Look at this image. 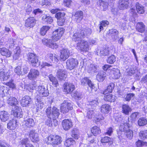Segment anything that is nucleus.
<instances>
[{"label":"nucleus","mask_w":147,"mask_h":147,"mask_svg":"<svg viewBox=\"0 0 147 147\" xmlns=\"http://www.w3.org/2000/svg\"><path fill=\"white\" fill-rule=\"evenodd\" d=\"M28 62L33 66L38 67L40 65L42 67L50 66L52 65L46 62H42L41 64L38 59V57L34 53H29L27 55Z\"/></svg>","instance_id":"f257e3e1"},{"label":"nucleus","mask_w":147,"mask_h":147,"mask_svg":"<svg viewBox=\"0 0 147 147\" xmlns=\"http://www.w3.org/2000/svg\"><path fill=\"white\" fill-rule=\"evenodd\" d=\"M46 113L47 117H51L53 119L57 118L60 114L59 110L55 107H53L52 109L51 107H48Z\"/></svg>","instance_id":"f03ea898"},{"label":"nucleus","mask_w":147,"mask_h":147,"mask_svg":"<svg viewBox=\"0 0 147 147\" xmlns=\"http://www.w3.org/2000/svg\"><path fill=\"white\" fill-rule=\"evenodd\" d=\"M62 141L61 137L59 136L50 135L47 139H45V142L47 144L52 145H58L61 143Z\"/></svg>","instance_id":"7ed1b4c3"},{"label":"nucleus","mask_w":147,"mask_h":147,"mask_svg":"<svg viewBox=\"0 0 147 147\" xmlns=\"http://www.w3.org/2000/svg\"><path fill=\"white\" fill-rule=\"evenodd\" d=\"M72 109V105L69 101L64 100L61 104V112L63 114L66 113L69 110H71Z\"/></svg>","instance_id":"20e7f679"},{"label":"nucleus","mask_w":147,"mask_h":147,"mask_svg":"<svg viewBox=\"0 0 147 147\" xmlns=\"http://www.w3.org/2000/svg\"><path fill=\"white\" fill-rule=\"evenodd\" d=\"M77 48L82 51L88 52L89 49L88 42L85 40H82L77 44Z\"/></svg>","instance_id":"39448f33"},{"label":"nucleus","mask_w":147,"mask_h":147,"mask_svg":"<svg viewBox=\"0 0 147 147\" xmlns=\"http://www.w3.org/2000/svg\"><path fill=\"white\" fill-rule=\"evenodd\" d=\"M65 15L64 12H59L56 14L55 16L57 19V22L59 26H62L64 24L66 19Z\"/></svg>","instance_id":"423d86ee"},{"label":"nucleus","mask_w":147,"mask_h":147,"mask_svg":"<svg viewBox=\"0 0 147 147\" xmlns=\"http://www.w3.org/2000/svg\"><path fill=\"white\" fill-rule=\"evenodd\" d=\"M64 33L63 28H58L53 33L52 38L53 40L56 41L59 40Z\"/></svg>","instance_id":"0eeeda50"},{"label":"nucleus","mask_w":147,"mask_h":147,"mask_svg":"<svg viewBox=\"0 0 147 147\" xmlns=\"http://www.w3.org/2000/svg\"><path fill=\"white\" fill-rule=\"evenodd\" d=\"M66 63L67 68L71 70L76 67L78 64V62L76 59L71 58L68 59Z\"/></svg>","instance_id":"6e6552de"},{"label":"nucleus","mask_w":147,"mask_h":147,"mask_svg":"<svg viewBox=\"0 0 147 147\" xmlns=\"http://www.w3.org/2000/svg\"><path fill=\"white\" fill-rule=\"evenodd\" d=\"M60 53V60L62 61H65L67 59L70 54L69 50L66 48H63L61 50Z\"/></svg>","instance_id":"1a4fd4ad"},{"label":"nucleus","mask_w":147,"mask_h":147,"mask_svg":"<svg viewBox=\"0 0 147 147\" xmlns=\"http://www.w3.org/2000/svg\"><path fill=\"white\" fill-rule=\"evenodd\" d=\"M39 75V71L37 69H31L28 75V78L30 80H33L36 79Z\"/></svg>","instance_id":"9d476101"},{"label":"nucleus","mask_w":147,"mask_h":147,"mask_svg":"<svg viewBox=\"0 0 147 147\" xmlns=\"http://www.w3.org/2000/svg\"><path fill=\"white\" fill-rule=\"evenodd\" d=\"M11 114L13 115L15 117L20 118L22 117L23 115L22 113V109L18 106L12 108Z\"/></svg>","instance_id":"9b49d317"},{"label":"nucleus","mask_w":147,"mask_h":147,"mask_svg":"<svg viewBox=\"0 0 147 147\" xmlns=\"http://www.w3.org/2000/svg\"><path fill=\"white\" fill-rule=\"evenodd\" d=\"M64 91L67 94H71L74 90L75 86L71 83H65L63 85Z\"/></svg>","instance_id":"f8f14e48"},{"label":"nucleus","mask_w":147,"mask_h":147,"mask_svg":"<svg viewBox=\"0 0 147 147\" xmlns=\"http://www.w3.org/2000/svg\"><path fill=\"white\" fill-rule=\"evenodd\" d=\"M31 101V98L30 96H25L22 98L21 103L23 107H27L30 106Z\"/></svg>","instance_id":"ddd939ff"},{"label":"nucleus","mask_w":147,"mask_h":147,"mask_svg":"<svg viewBox=\"0 0 147 147\" xmlns=\"http://www.w3.org/2000/svg\"><path fill=\"white\" fill-rule=\"evenodd\" d=\"M9 76V74L7 70L2 69H0V81L6 80Z\"/></svg>","instance_id":"4468645a"},{"label":"nucleus","mask_w":147,"mask_h":147,"mask_svg":"<svg viewBox=\"0 0 147 147\" xmlns=\"http://www.w3.org/2000/svg\"><path fill=\"white\" fill-rule=\"evenodd\" d=\"M29 136L33 142H37L39 141L38 135L37 133L35 132V130H30L29 132Z\"/></svg>","instance_id":"2eb2a0df"},{"label":"nucleus","mask_w":147,"mask_h":147,"mask_svg":"<svg viewBox=\"0 0 147 147\" xmlns=\"http://www.w3.org/2000/svg\"><path fill=\"white\" fill-rule=\"evenodd\" d=\"M36 21V20L35 18L30 17L26 20L25 26L27 28L33 27L35 25Z\"/></svg>","instance_id":"dca6fc26"},{"label":"nucleus","mask_w":147,"mask_h":147,"mask_svg":"<svg viewBox=\"0 0 147 147\" xmlns=\"http://www.w3.org/2000/svg\"><path fill=\"white\" fill-rule=\"evenodd\" d=\"M62 125L63 129L65 130L69 129L73 126L71 120L69 119L64 120L62 123Z\"/></svg>","instance_id":"f3484780"},{"label":"nucleus","mask_w":147,"mask_h":147,"mask_svg":"<svg viewBox=\"0 0 147 147\" xmlns=\"http://www.w3.org/2000/svg\"><path fill=\"white\" fill-rule=\"evenodd\" d=\"M40 95L42 97H46L49 94L48 90L47 88L44 86H40L37 91Z\"/></svg>","instance_id":"a211bd4d"},{"label":"nucleus","mask_w":147,"mask_h":147,"mask_svg":"<svg viewBox=\"0 0 147 147\" xmlns=\"http://www.w3.org/2000/svg\"><path fill=\"white\" fill-rule=\"evenodd\" d=\"M57 75L58 78L61 80H65L66 78L67 75L65 70L59 69L57 71Z\"/></svg>","instance_id":"6ab92c4d"},{"label":"nucleus","mask_w":147,"mask_h":147,"mask_svg":"<svg viewBox=\"0 0 147 147\" xmlns=\"http://www.w3.org/2000/svg\"><path fill=\"white\" fill-rule=\"evenodd\" d=\"M9 115L8 112L3 111L0 112V118L2 121L5 122L9 118Z\"/></svg>","instance_id":"aec40b11"},{"label":"nucleus","mask_w":147,"mask_h":147,"mask_svg":"<svg viewBox=\"0 0 147 147\" xmlns=\"http://www.w3.org/2000/svg\"><path fill=\"white\" fill-rule=\"evenodd\" d=\"M129 2L126 0H119V7L120 9H127L129 6Z\"/></svg>","instance_id":"412c9836"},{"label":"nucleus","mask_w":147,"mask_h":147,"mask_svg":"<svg viewBox=\"0 0 147 147\" xmlns=\"http://www.w3.org/2000/svg\"><path fill=\"white\" fill-rule=\"evenodd\" d=\"M118 31L116 29H111L109 30V35L112 39L115 40L118 38Z\"/></svg>","instance_id":"4be33fe9"},{"label":"nucleus","mask_w":147,"mask_h":147,"mask_svg":"<svg viewBox=\"0 0 147 147\" xmlns=\"http://www.w3.org/2000/svg\"><path fill=\"white\" fill-rule=\"evenodd\" d=\"M83 12L81 11L76 12L74 15L75 20L77 22H80L83 18Z\"/></svg>","instance_id":"5701e85b"},{"label":"nucleus","mask_w":147,"mask_h":147,"mask_svg":"<svg viewBox=\"0 0 147 147\" xmlns=\"http://www.w3.org/2000/svg\"><path fill=\"white\" fill-rule=\"evenodd\" d=\"M82 38V35L81 34L80 31H77L74 33L72 36V40L75 41H78Z\"/></svg>","instance_id":"b1692460"},{"label":"nucleus","mask_w":147,"mask_h":147,"mask_svg":"<svg viewBox=\"0 0 147 147\" xmlns=\"http://www.w3.org/2000/svg\"><path fill=\"white\" fill-rule=\"evenodd\" d=\"M98 69V67L97 65L91 64L89 66L88 71V73L92 75L97 72Z\"/></svg>","instance_id":"393cba45"},{"label":"nucleus","mask_w":147,"mask_h":147,"mask_svg":"<svg viewBox=\"0 0 147 147\" xmlns=\"http://www.w3.org/2000/svg\"><path fill=\"white\" fill-rule=\"evenodd\" d=\"M119 127V129L121 131L125 132L128 128L130 127V125L127 121H123Z\"/></svg>","instance_id":"a878e982"},{"label":"nucleus","mask_w":147,"mask_h":147,"mask_svg":"<svg viewBox=\"0 0 147 147\" xmlns=\"http://www.w3.org/2000/svg\"><path fill=\"white\" fill-rule=\"evenodd\" d=\"M7 128L10 130L14 129L17 126L16 119L10 121L7 123Z\"/></svg>","instance_id":"bb28decb"},{"label":"nucleus","mask_w":147,"mask_h":147,"mask_svg":"<svg viewBox=\"0 0 147 147\" xmlns=\"http://www.w3.org/2000/svg\"><path fill=\"white\" fill-rule=\"evenodd\" d=\"M0 52L1 55L7 57H9L11 55V51L5 48H0Z\"/></svg>","instance_id":"cd10ccee"},{"label":"nucleus","mask_w":147,"mask_h":147,"mask_svg":"<svg viewBox=\"0 0 147 147\" xmlns=\"http://www.w3.org/2000/svg\"><path fill=\"white\" fill-rule=\"evenodd\" d=\"M100 109L101 112L102 113L107 114L109 112L111 109V107L108 104H105L102 105Z\"/></svg>","instance_id":"c85d7f7f"},{"label":"nucleus","mask_w":147,"mask_h":147,"mask_svg":"<svg viewBox=\"0 0 147 147\" xmlns=\"http://www.w3.org/2000/svg\"><path fill=\"white\" fill-rule=\"evenodd\" d=\"M115 87V84L113 83H110L107 86V89L105 90L103 92L104 94H106L108 93H110L112 92L113 90Z\"/></svg>","instance_id":"c756f323"},{"label":"nucleus","mask_w":147,"mask_h":147,"mask_svg":"<svg viewBox=\"0 0 147 147\" xmlns=\"http://www.w3.org/2000/svg\"><path fill=\"white\" fill-rule=\"evenodd\" d=\"M14 54L13 57L15 60L18 59L20 55L21 50L19 47H17L14 50Z\"/></svg>","instance_id":"7c9ffc66"},{"label":"nucleus","mask_w":147,"mask_h":147,"mask_svg":"<svg viewBox=\"0 0 147 147\" xmlns=\"http://www.w3.org/2000/svg\"><path fill=\"white\" fill-rule=\"evenodd\" d=\"M112 73V75H113V78L116 79L119 78L121 75L120 71L119 69L116 68L113 69Z\"/></svg>","instance_id":"2f4dec72"},{"label":"nucleus","mask_w":147,"mask_h":147,"mask_svg":"<svg viewBox=\"0 0 147 147\" xmlns=\"http://www.w3.org/2000/svg\"><path fill=\"white\" fill-rule=\"evenodd\" d=\"M122 111L123 113L126 115H128L129 112L131 111V109L128 105H123L122 106Z\"/></svg>","instance_id":"473e14b6"},{"label":"nucleus","mask_w":147,"mask_h":147,"mask_svg":"<svg viewBox=\"0 0 147 147\" xmlns=\"http://www.w3.org/2000/svg\"><path fill=\"white\" fill-rule=\"evenodd\" d=\"M106 77V73L102 71L98 74L96 76V78L98 81H103L105 79Z\"/></svg>","instance_id":"72a5a7b5"},{"label":"nucleus","mask_w":147,"mask_h":147,"mask_svg":"<svg viewBox=\"0 0 147 147\" xmlns=\"http://www.w3.org/2000/svg\"><path fill=\"white\" fill-rule=\"evenodd\" d=\"M18 100L15 98L14 97H10L7 100L8 104L11 106H16L18 104Z\"/></svg>","instance_id":"f704fd0d"},{"label":"nucleus","mask_w":147,"mask_h":147,"mask_svg":"<svg viewBox=\"0 0 147 147\" xmlns=\"http://www.w3.org/2000/svg\"><path fill=\"white\" fill-rule=\"evenodd\" d=\"M111 53H112L111 49L108 47L102 49L100 52V54L102 55H107Z\"/></svg>","instance_id":"c9c22d12"},{"label":"nucleus","mask_w":147,"mask_h":147,"mask_svg":"<svg viewBox=\"0 0 147 147\" xmlns=\"http://www.w3.org/2000/svg\"><path fill=\"white\" fill-rule=\"evenodd\" d=\"M97 112L95 111L94 109L90 110L87 113L86 117L89 119L94 118Z\"/></svg>","instance_id":"e433bc0d"},{"label":"nucleus","mask_w":147,"mask_h":147,"mask_svg":"<svg viewBox=\"0 0 147 147\" xmlns=\"http://www.w3.org/2000/svg\"><path fill=\"white\" fill-rule=\"evenodd\" d=\"M104 100L107 101L109 102H114L115 100V97L114 96L109 94L105 95L104 97Z\"/></svg>","instance_id":"4c0bfd02"},{"label":"nucleus","mask_w":147,"mask_h":147,"mask_svg":"<svg viewBox=\"0 0 147 147\" xmlns=\"http://www.w3.org/2000/svg\"><path fill=\"white\" fill-rule=\"evenodd\" d=\"M49 78L50 80L52 83V84L55 87L58 86L59 84L56 78L52 75L50 74L49 76Z\"/></svg>","instance_id":"58836bf2"},{"label":"nucleus","mask_w":147,"mask_h":147,"mask_svg":"<svg viewBox=\"0 0 147 147\" xmlns=\"http://www.w3.org/2000/svg\"><path fill=\"white\" fill-rule=\"evenodd\" d=\"M137 30L140 32H143L145 30V25L143 22L138 23L137 25Z\"/></svg>","instance_id":"ea45409f"},{"label":"nucleus","mask_w":147,"mask_h":147,"mask_svg":"<svg viewBox=\"0 0 147 147\" xmlns=\"http://www.w3.org/2000/svg\"><path fill=\"white\" fill-rule=\"evenodd\" d=\"M91 131L94 136H96L101 133V130L99 127L94 126L91 129Z\"/></svg>","instance_id":"a19ab883"},{"label":"nucleus","mask_w":147,"mask_h":147,"mask_svg":"<svg viewBox=\"0 0 147 147\" xmlns=\"http://www.w3.org/2000/svg\"><path fill=\"white\" fill-rule=\"evenodd\" d=\"M139 136L140 138L143 140L147 139V130L140 131L139 133Z\"/></svg>","instance_id":"79ce46f5"},{"label":"nucleus","mask_w":147,"mask_h":147,"mask_svg":"<svg viewBox=\"0 0 147 147\" xmlns=\"http://www.w3.org/2000/svg\"><path fill=\"white\" fill-rule=\"evenodd\" d=\"M71 135L72 137L76 139H78L79 137V131L76 128H74L71 131Z\"/></svg>","instance_id":"37998d69"},{"label":"nucleus","mask_w":147,"mask_h":147,"mask_svg":"<svg viewBox=\"0 0 147 147\" xmlns=\"http://www.w3.org/2000/svg\"><path fill=\"white\" fill-rule=\"evenodd\" d=\"M80 31L83 37L85 36L89 35L92 33L91 30L89 28L84 29Z\"/></svg>","instance_id":"c03bdc74"},{"label":"nucleus","mask_w":147,"mask_h":147,"mask_svg":"<svg viewBox=\"0 0 147 147\" xmlns=\"http://www.w3.org/2000/svg\"><path fill=\"white\" fill-rule=\"evenodd\" d=\"M22 146L23 147L25 146V147H32L33 145L30 143V142L27 138L21 140L20 142Z\"/></svg>","instance_id":"a18cd8bd"},{"label":"nucleus","mask_w":147,"mask_h":147,"mask_svg":"<svg viewBox=\"0 0 147 147\" xmlns=\"http://www.w3.org/2000/svg\"><path fill=\"white\" fill-rule=\"evenodd\" d=\"M47 57L50 59V61H54L55 62H57L58 61V56L57 55H56L55 54H52L51 53L48 54L47 55Z\"/></svg>","instance_id":"49530a36"},{"label":"nucleus","mask_w":147,"mask_h":147,"mask_svg":"<svg viewBox=\"0 0 147 147\" xmlns=\"http://www.w3.org/2000/svg\"><path fill=\"white\" fill-rule=\"evenodd\" d=\"M42 19L43 20L46 22L47 23L51 24L53 21V19L49 15H45L42 17Z\"/></svg>","instance_id":"de8ad7c7"},{"label":"nucleus","mask_w":147,"mask_h":147,"mask_svg":"<svg viewBox=\"0 0 147 147\" xmlns=\"http://www.w3.org/2000/svg\"><path fill=\"white\" fill-rule=\"evenodd\" d=\"M34 125V122L32 119H29L26 121L25 125L27 127H33Z\"/></svg>","instance_id":"09e8293b"},{"label":"nucleus","mask_w":147,"mask_h":147,"mask_svg":"<svg viewBox=\"0 0 147 147\" xmlns=\"http://www.w3.org/2000/svg\"><path fill=\"white\" fill-rule=\"evenodd\" d=\"M136 10L137 12L140 14L143 13L144 12V10L143 7L139 3L136 5Z\"/></svg>","instance_id":"8fccbe9b"},{"label":"nucleus","mask_w":147,"mask_h":147,"mask_svg":"<svg viewBox=\"0 0 147 147\" xmlns=\"http://www.w3.org/2000/svg\"><path fill=\"white\" fill-rule=\"evenodd\" d=\"M97 3L100 6H102L104 10H105L108 7L107 3L103 0H99L97 1Z\"/></svg>","instance_id":"3c124183"},{"label":"nucleus","mask_w":147,"mask_h":147,"mask_svg":"<svg viewBox=\"0 0 147 147\" xmlns=\"http://www.w3.org/2000/svg\"><path fill=\"white\" fill-rule=\"evenodd\" d=\"M147 124V120L144 117H141L139 119L138 124L139 126H143Z\"/></svg>","instance_id":"603ef678"},{"label":"nucleus","mask_w":147,"mask_h":147,"mask_svg":"<svg viewBox=\"0 0 147 147\" xmlns=\"http://www.w3.org/2000/svg\"><path fill=\"white\" fill-rule=\"evenodd\" d=\"M138 71L136 70V67L133 66L132 68H130L128 71L127 72V75L128 76H131L135 73H136Z\"/></svg>","instance_id":"864d4df0"},{"label":"nucleus","mask_w":147,"mask_h":147,"mask_svg":"<svg viewBox=\"0 0 147 147\" xmlns=\"http://www.w3.org/2000/svg\"><path fill=\"white\" fill-rule=\"evenodd\" d=\"M40 86H37L36 82H32L29 85L30 88L32 90H35L38 91Z\"/></svg>","instance_id":"5fc2aeb1"},{"label":"nucleus","mask_w":147,"mask_h":147,"mask_svg":"<svg viewBox=\"0 0 147 147\" xmlns=\"http://www.w3.org/2000/svg\"><path fill=\"white\" fill-rule=\"evenodd\" d=\"M74 143L72 138H70L67 139L64 143V145L67 147H69Z\"/></svg>","instance_id":"6e6d98bb"},{"label":"nucleus","mask_w":147,"mask_h":147,"mask_svg":"<svg viewBox=\"0 0 147 147\" xmlns=\"http://www.w3.org/2000/svg\"><path fill=\"white\" fill-rule=\"evenodd\" d=\"M50 28V27L48 26H43L40 29V34L42 35H44Z\"/></svg>","instance_id":"4d7b16f0"},{"label":"nucleus","mask_w":147,"mask_h":147,"mask_svg":"<svg viewBox=\"0 0 147 147\" xmlns=\"http://www.w3.org/2000/svg\"><path fill=\"white\" fill-rule=\"evenodd\" d=\"M136 144L137 146V147L144 146H147V142L138 140L136 142Z\"/></svg>","instance_id":"13d9d810"},{"label":"nucleus","mask_w":147,"mask_h":147,"mask_svg":"<svg viewBox=\"0 0 147 147\" xmlns=\"http://www.w3.org/2000/svg\"><path fill=\"white\" fill-rule=\"evenodd\" d=\"M112 140L110 138L106 136L102 138L101 140V142L102 143H108L109 142L111 144L112 143Z\"/></svg>","instance_id":"bf43d9fd"},{"label":"nucleus","mask_w":147,"mask_h":147,"mask_svg":"<svg viewBox=\"0 0 147 147\" xmlns=\"http://www.w3.org/2000/svg\"><path fill=\"white\" fill-rule=\"evenodd\" d=\"M104 117L101 115H97L96 114V115L94 118V120L96 123L99 122L101 120L104 119Z\"/></svg>","instance_id":"052dcab7"},{"label":"nucleus","mask_w":147,"mask_h":147,"mask_svg":"<svg viewBox=\"0 0 147 147\" xmlns=\"http://www.w3.org/2000/svg\"><path fill=\"white\" fill-rule=\"evenodd\" d=\"M115 57L114 55H111L109 57L107 60V62L110 64L113 63L116 61Z\"/></svg>","instance_id":"680f3d73"},{"label":"nucleus","mask_w":147,"mask_h":147,"mask_svg":"<svg viewBox=\"0 0 147 147\" xmlns=\"http://www.w3.org/2000/svg\"><path fill=\"white\" fill-rule=\"evenodd\" d=\"M125 132L127 138L129 139H131L132 138L133 136V132L131 130L128 129L125 131Z\"/></svg>","instance_id":"e2e57ef3"},{"label":"nucleus","mask_w":147,"mask_h":147,"mask_svg":"<svg viewBox=\"0 0 147 147\" xmlns=\"http://www.w3.org/2000/svg\"><path fill=\"white\" fill-rule=\"evenodd\" d=\"M14 71L18 75H23L21 67L20 66H18L16 67L14 69Z\"/></svg>","instance_id":"0e129e2a"},{"label":"nucleus","mask_w":147,"mask_h":147,"mask_svg":"<svg viewBox=\"0 0 147 147\" xmlns=\"http://www.w3.org/2000/svg\"><path fill=\"white\" fill-rule=\"evenodd\" d=\"M43 43L49 47V45H51L52 41L50 39H44L42 40Z\"/></svg>","instance_id":"69168bd1"},{"label":"nucleus","mask_w":147,"mask_h":147,"mask_svg":"<svg viewBox=\"0 0 147 147\" xmlns=\"http://www.w3.org/2000/svg\"><path fill=\"white\" fill-rule=\"evenodd\" d=\"M7 90V87L0 85V96L3 97L4 95V91Z\"/></svg>","instance_id":"338daca9"},{"label":"nucleus","mask_w":147,"mask_h":147,"mask_svg":"<svg viewBox=\"0 0 147 147\" xmlns=\"http://www.w3.org/2000/svg\"><path fill=\"white\" fill-rule=\"evenodd\" d=\"M134 94L133 93H129L127 94L125 98L126 101H129L134 96Z\"/></svg>","instance_id":"774afa93"}]
</instances>
